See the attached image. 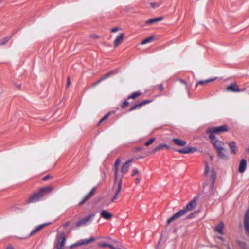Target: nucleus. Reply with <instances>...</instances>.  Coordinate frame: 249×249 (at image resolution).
<instances>
[{"instance_id":"4c0bfd02","label":"nucleus","mask_w":249,"mask_h":249,"mask_svg":"<svg viewBox=\"0 0 249 249\" xmlns=\"http://www.w3.org/2000/svg\"><path fill=\"white\" fill-rule=\"evenodd\" d=\"M139 171L137 169L135 168L133 170V173L132 174V176H134L136 174H138Z\"/></svg>"},{"instance_id":"f257e3e1","label":"nucleus","mask_w":249,"mask_h":249,"mask_svg":"<svg viewBox=\"0 0 249 249\" xmlns=\"http://www.w3.org/2000/svg\"><path fill=\"white\" fill-rule=\"evenodd\" d=\"M120 163V159H117L114 164L115 173H114V180L113 185V188L116 187V190L115 195L111 198L110 202H113L117 198V196L120 193L122 185V179L123 176L121 177L118 176L119 166Z\"/></svg>"},{"instance_id":"20e7f679","label":"nucleus","mask_w":249,"mask_h":249,"mask_svg":"<svg viewBox=\"0 0 249 249\" xmlns=\"http://www.w3.org/2000/svg\"><path fill=\"white\" fill-rule=\"evenodd\" d=\"M66 241V237L64 232L57 235L56 239L55 247L57 249H64Z\"/></svg>"},{"instance_id":"7c9ffc66","label":"nucleus","mask_w":249,"mask_h":249,"mask_svg":"<svg viewBox=\"0 0 249 249\" xmlns=\"http://www.w3.org/2000/svg\"><path fill=\"white\" fill-rule=\"evenodd\" d=\"M86 225H87V224H86V223L85 222V221L84 220V219L83 218L79 220V221H78L76 222V226L77 227L85 226Z\"/></svg>"},{"instance_id":"9b49d317","label":"nucleus","mask_w":249,"mask_h":249,"mask_svg":"<svg viewBox=\"0 0 249 249\" xmlns=\"http://www.w3.org/2000/svg\"><path fill=\"white\" fill-rule=\"evenodd\" d=\"M196 151V148L192 147H187L181 149L177 150V151L182 154H187L190 152H194Z\"/></svg>"},{"instance_id":"f03ea898","label":"nucleus","mask_w":249,"mask_h":249,"mask_svg":"<svg viewBox=\"0 0 249 249\" xmlns=\"http://www.w3.org/2000/svg\"><path fill=\"white\" fill-rule=\"evenodd\" d=\"M204 175L212 181L210 186V190L212 192L213 190L214 183L216 178V174L213 168H210L208 163L206 162L204 168Z\"/></svg>"},{"instance_id":"cd10ccee","label":"nucleus","mask_w":249,"mask_h":249,"mask_svg":"<svg viewBox=\"0 0 249 249\" xmlns=\"http://www.w3.org/2000/svg\"><path fill=\"white\" fill-rule=\"evenodd\" d=\"M216 79V78L215 77V78L208 79H207V80H205L199 81L196 84V86H197L199 84H204V83H208V82H210L213 81L214 80H215Z\"/></svg>"},{"instance_id":"a878e982","label":"nucleus","mask_w":249,"mask_h":249,"mask_svg":"<svg viewBox=\"0 0 249 249\" xmlns=\"http://www.w3.org/2000/svg\"><path fill=\"white\" fill-rule=\"evenodd\" d=\"M94 216V214H90V215H89L86 216L85 217L83 218V219H84L85 222L86 223V224H88L91 222V219L93 218Z\"/></svg>"},{"instance_id":"37998d69","label":"nucleus","mask_w":249,"mask_h":249,"mask_svg":"<svg viewBox=\"0 0 249 249\" xmlns=\"http://www.w3.org/2000/svg\"><path fill=\"white\" fill-rule=\"evenodd\" d=\"M135 182L136 184H138L140 182V178H136L135 179Z\"/></svg>"},{"instance_id":"1a4fd4ad","label":"nucleus","mask_w":249,"mask_h":249,"mask_svg":"<svg viewBox=\"0 0 249 249\" xmlns=\"http://www.w3.org/2000/svg\"><path fill=\"white\" fill-rule=\"evenodd\" d=\"M226 149L224 147L217 150L218 157L222 160H228L229 159L228 156L227 155Z\"/></svg>"},{"instance_id":"79ce46f5","label":"nucleus","mask_w":249,"mask_h":249,"mask_svg":"<svg viewBox=\"0 0 249 249\" xmlns=\"http://www.w3.org/2000/svg\"><path fill=\"white\" fill-rule=\"evenodd\" d=\"M194 217V213H191L188 216V218H191Z\"/></svg>"},{"instance_id":"9d476101","label":"nucleus","mask_w":249,"mask_h":249,"mask_svg":"<svg viewBox=\"0 0 249 249\" xmlns=\"http://www.w3.org/2000/svg\"><path fill=\"white\" fill-rule=\"evenodd\" d=\"M211 141L216 151L224 147V143L222 141L215 140V139Z\"/></svg>"},{"instance_id":"f3484780","label":"nucleus","mask_w":249,"mask_h":249,"mask_svg":"<svg viewBox=\"0 0 249 249\" xmlns=\"http://www.w3.org/2000/svg\"><path fill=\"white\" fill-rule=\"evenodd\" d=\"M101 216L102 217L107 220L110 219L112 217V214L106 210L102 211L101 213Z\"/></svg>"},{"instance_id":"2eb2a0df","label":"nucleus","mask_w":249,"mask_h":249,"mask_svg":"<svg viewBox=\"0 0 249 249\" xmlns=\"http://www.w3.org/2000/svg\"><path fill=\"white\" fill-rule=\"evenodd\" d=\"M42 197V195L41 193L35 194L29 198V202L31 203L36 202L39 201Z\"/></svg>"},{"instance_id":"473e14b6","label":"nucleus","mask_w":249,"mask_h":249,"mask_svg":"<svg viewBox=\"0 0 249 249\" xmlns=\"http://www.w3.org/2000/svg\"><path fill=\"white\" fill-rule=\"evenodd\" d=\"M155 141V139L154 138H151L148 141L145 142V145L146 146H149L151 144H152Z\"/></svg>"},{"instance_id":"de8ad7c7","label":"nucleus","mask_w":249,"mask_h":249,"mask_svg":"<svg viewBox=\"0 0 249 249\" xmlns=\"http://www.w3.org/2000/svg\"><path fill=\"white\" fill-rule=\"evenodd\" d=\"M6 249H14L12 246H9L7 247Z\"/></svg>"},{"instance_id":"f8f14e48","label":"nucleus","mask_w":249,"mask_h":249,"mask_svg":"<svg viewBox=\"0 0 249 249\" xmlns=\"http://www.w3.org/2000/svg\"><path fill=\"white\" fill-rule=\"evenodd\" d=\"M153 9L157 8L162 5V3L160 1H149L147 4Z\"/></svg>"},{"instance_id":"72a5a7b5","label":"nucleus","mask_w":249,"mask_h":249,"mask_svg":"<svg viewBox=\"0 0 249 249\" xmlns=\"http://www.w3.org/2000/svg\"><path fill=\"white\" fill-rule=\"evenodd\" d=\"M110 113H107L100 121L99 123H102L103 121L106 120L108 118V117L110 116Z\"/></svg>"},{"instance_id":"393cba45","label":"nucleus","mask_w":249,"mask_h":249,"mask_svg":"<svg viewBox=\"0 0 249 249\" xmlns=\"http://www.w3.org/2000/svg\"><path fill=\"white\" fill-rule=\"evenodd\" d=\"M163 147H166L167 148H169V146L166 144H160L156 146L152 151V153H155L157 151L160 150V149L163 148Z\"/></svg>"},{"instance_id":"58836bf2","label":"nucleus","mask_w":249,"mask_h":249,"mask_svg":"<svg viewBox=\"0 0 249 249\" xmlns=\"http://www.w3.org/2000/svg\"><path fill=\"white\" fill-rule=\"evenodd\" d=\"M129 104V102L127 101H124V103L122 105V107L124 108L126 106L128 105Z\"/></svg>"},{"instance_id":"f704fd0d","label":"nucleus","mask_w":249,"mask_h":249,"mask_svg":"<svg viewBox=\"0 0 249 249\" xmlns=\"http://www.w3.org/2000/svg\"><path fill=\"white\" fill-rule=\"evenodd\" d=\"M176 216H175V215L174 214L172 217H171L168 220H167V224H170L172 221H173V220L176 219Z\"/></svg>"},{"instance_id":"c03bdc74","label":"nucleus","mask_w":249,"mask_h":249,"mask_svg":"<svg viewBox=\"0 0 249 249\" xmlns=\"http://www.w3.org/2000/svg\"><path fill=\"white\" fill-rule=\"evenodd\" d=\"M71 81L70 79L68 78L67 80V86H69L70 85Z\"/></svg>"},{"instance_id":"dca6fc26","label":"nucleus","mask_w":249,"mask_h":249,"mask_svg":"<svg viewBox=\"0 0 249 249\" xmlns=\"http://www.w3.org/2000/svg\"><path fill=\"white\" fill-rule=\"evenodd\" d=\"M163 19V17H160L157 18L150 19L145 21V25L154 24L157 23L158 22L161 21Z\"/></svg>"},{"instance_id":"2f4dec72","label":"nucleus","mask_w":249,"mask_h":249,"mask_svg":"<svg viewBox=\"0 0 249 249\" xmlns=\"http://www.w3.org/2000/svg\"><path fill=\"white\" fill-rule=\"evenodd\" d=\"M98 246L100 247H108L110 248V247L112 246V245L108 244L106 242H101L99 244Z\"/></svg>"},{"instance_id":"0eeeda50","label":"nucleus","mask_w":249,"mask_h":249,"mask_svg":"<svg viewBox=\"0 0 249 249\" xmlns=\"http://www.w3.org/2000/svg\"><path fill=\"white\" fill-rule=\"evenodd\" d=\"M197 198H194L184 207L187 212L193 210L197 204Z\"/></svg>"},{"instance_id":"7ed1b4c3","label":"nucleus","mask_w":249,"mask_h":249,"mask_svg":"<svg viewBox=\"0 0 249 249\" xmlns=\"http://www.w3.org/2000/svg\"><path fill=\"white\" fill-rule=\"evenodd\" d=\"M228 130L227 125L224 124L218 127H210L207 130V132L209 134V139L211 140H213L215 139V134H218L227 132Z\"/></svg>"},{"instance_id":"c9c22d12","label":"nucleus","mask_w":249,"mask_h":249,"mask_svg":"<svg viewBox=\"0 0 249 249\" xmlns=\"http://www.w3.org/2000/svg\"><path fill=\"white\" fill-rule=\"evenodd\" d=\"M140 106H141L140 104H137L134 105V106L130 108V110L132 111V110L136 109L138 107H140Z\"/></svg>"},{"instance_id":"6ab92c4d","label":"nucleus","mask_w":249,"mask_h":249,"mask_svg":"<svg viewBox=\"0 0 249 249\" xmlns=\"http://www.w3.org/2000/svg\"><path fill=\"white\" fill-rule=\"evenodd\" d=\"M224 224L223 222L221 221L215 228V231L221 235L224 234Z\"/></svg>"},{"instance_id":"a19ab883","label":"nucleus","mask_w":249,"mask_h":249,"mask_svg":"<svg viewBox=\"0 0 249 249\" xmlns=\"http://www.w3.org/2000/svg\"><path fill=\"white\" fill-rule=\"evenodd\" d=\"M159 88L160 90L162 91L164 89V87L162 85H160L159 86Z\"/></svg>"},{"instance_id":"b1692460","label":"nucleus","mask_w":249,"mask_h":249,"mask_svg":"<svg viewBox=\"0 0 249 249\" xmlns=\"http://www.w3.org/2000/svg\"><path fill=\"white\" fill-rule=\"evenodd\" d=\"M186 213L187 211L184 208L183 209L175 213L174 215L176 216V218L178 219L182 216V215H184Z\"/></svg>"},{"instance_id":"49530a36","label":"nucleus","mask_w":249,"mask_h":249,"mask_svg":"<svg viewBox=\"0 0 249 249\" xmlns=\"http://www.w3.org/2000/svg\"><path fill=\"white\" fill-rule=\"evenodd\" d=\"M220 240H221L223 242H224L225 241V240L222 237H221V236H219L218 237Z\"/></svg>"},{"instance_id":"c756f323","label":"nucleus","mask_w":249,"mask_h":249,"mask_svg":"<svg viewBox=\"0 0 249 249\" xmlns=\"http://www.w3.org/2000/svg\"><path fill=\"white\" fill-rule=\"evenodd\" d=\"M112 74V72H109L106 74L103 77L100 78L96 83V84H99L103 80L106 79L107 77H109Z\"/></svg>"},{"instance_id":"3c124183","label":"nucleus","mask_w":249,"mask_h":249,"mask_svg":"<svg viewBox=\"0 0 249 249\" xmlns=\"http://www.w3.org/2000/svg\"><path fill=\"white\" fill-rule=\"evenodd\" d=\"M247 152H249V148H248L247 150H246Z\"/></svg>"},{"instance_id":"39448f33","label":"nucleus","mask_w":249,"mask_h":249,"mask_svg":"<svg viewBox=\"0 0 249 249\" xmlns=\"http://www.w3.org/2000/svg\"><path fill=\"white\" fill-rule=\"evenodd\" d=\"M95 241V238L93 237H90L88 239H81L78 241H77L76 243H75L72 245H71L70 246V248H73L74 247L81 246V245H85L88 244H89L90 243H91L92 242H94Z\"/></svg>"},{"instance_id":"4be33fe9","label":"nucleus","mask_w":249,"mask_h":249,"mask_svg":"<svg viewBox=\"0 0 249 249\" xmlns=\"http://www.w3.org/2000/svg\"><path fill=\"white\" fill-rule=\"evenodd\" d=\"M172 141L177 145L180 146H185L187 143V142L186 141H182L179 139H177V138L172 139Z\"/></svg>"},{"instance_id":"5701e85b","label":"nucleus","mask_w":249,"mask_h":249,"mask_svg":"<svg viewBox=\"0 0 249 249\" xmlns=\"http://www.w3.org/2000/svg\"><path fill=\"white\" fill-rule=\"evenodd\" d=\"M47 225V224H42L38 226H37L34 229L32 230V231L30 232L29 235L32 236L34 234H35L36 232L40 230H41L42 228H43L45 226Z\"/></svg>"},{"instance_id":"a211bd4d","label":"nucleus","mask_w":249,"mask_h":249,"mask_svg":"<svg viewBox=\"0 0 249 249\" xmlns=\"http://www.w3.org/2000/svg\"><path fill=\"white\" fill-rule=\"evenodd\" d=\"M124 36V33H120L119 35L115 39L113 45L115 47L118 46V45L122 42L123 38Z\"/></svg>"},{"instance_id":"a18cd8bd","label":"nucleus","mask_w":249,"mask_h":249,"mask_svg":"<svg viewBox=\"0 0 249 249\" xmlns=\"http://www.w3.org/2000/svg\"><path fill=\"white\" fill-rule=\"evenodd\" d=\"M49 178V176H46L44 177H43V180H46V179H47L48 178Z\"/></svg>"},{"instance_id":"aec40b11","label":"nucleus","mask_w":249,"mask_h":249,"mask_svg":"<svg viewBox=\"0 0 249 249\" xmlns=\"http://www.w3.org/2000/svg\"><path fill=\"white\" fill-rule=\"evenodd\" d=\"M95 188H93L92 190L86 195V196L83 198V199L79 202V205H82L85 203V202L88 200L90 197L92 196L94 194Z\"/></svg>"},{"instance_id":"ddd939ff","label":"nucleus","mask_w":249,"mask_h":249,"mask_svg":"<svg viewBox=\"0 0 249 249\" xmlns=\"http://www.w3.org/2000/svg\"><path fill=\"white\" fill-rule=\"evenodd\" d=\"M247 167V161L246 159H243L239 164L238 171L240 173H243Z\"/></svg>"},{"instance_id":"412c9836","label":"nucleus","mask_w":249,"mask_h":249,"mask_svg":"<svg viewBox=\"0 0 249 249\" xmlns=\"http://www.w3.org/2000/svg\"><path fill=\"white\" fill-rule=\"evenodd\" d=\"M229 147L231 151V152L233 154H235L236 152V142L235 141L231 142L229 144Z\"/></svg>"},{"instance_id":"bb28decb","label":"nucleus","mask_w":249,"mask_h":249,"mask_svg":"<svg viewBox=\"0 0 249 249\" xmlns=\"http://www.w3.org/2000/svg\"><path fill=\"white\" fill-rule=\"evenodd\" d=\"M154 39V37L150 36L148 38H146V39L142 40L141 43L140 44L142 45H145L148 43H149L152 41V40Z\"/></svg>"},{"instance_id":"ea45409f","label":"nucleus","mask_w":249,"mask_h":249,"mask_svg":"<svg viewBox=\"0 0 249 249\" xmlns=\"http://www.w3.org/2000/svg\"><path fill=\"white\" fill-rule=\"evenodd\" d=\"M151 102L150 100H149V101H143L141 103H140V105L142 106L143 104H146V103H150Z\"/></svg>"},{"instance_id":"603ef678","label":"nucleus","mask_w":249,"mask_h":249,"mask_svg":"<svg viewBox=\"0 0 249 249\" xmlns=\"http://www.w3.org/2000/svg\"><path fill=\"white\" fill-rule=\"evenodd\" d=\"M4 43H0V45H1V44H3Z\"/></svg>"},{"instance_id":"6e6552de","label":"nucleus","mask_w":249,"mask_h":249,"mask_svg":"<svg viewBox=\"0 0 249 249\" xmlns=\"http://www.w3.org/2000/svg\"><path fill=\"white\" fill-rule=\"evenodd\" d=\"M244 226L248 234L249 235V209L247 210L245 213Z\"/></svg>"},{"instance_id":"09e8293b","label":"nucleus","mask_w":249,"mask_h":249,"mask_svg":"<svg viewBox=\"0 0 249 249\" xmlns=\"http://www.w3.org/2000/svg\"><path fill=\"white\" fill-rule=\"evenodd\" d=\"M93 37H94V38H97L98 36H96V35H94V36H93Z\"/></svg>"},{"instance_id":"423d86ee","label":"nucleus","mask_w":249,"mask_h":249,"mask_svg":"<svg viewBox=\"0 0 249 249\" xmlns=\"http://www.w3.org/2000/svg\"><path fill=\"white\" fill-rule=\"evenodd\" d=\"M226 90L228 91H231V92H240L244 91L245 89H240L238 88V86L235 83H231L230 84L226 89Z\"/></svg>"},{"instance_id":"e433bc0d","label":"nucleus","mask_w":249,"mask_h":249,"mask_svg":"<svg viewBox=\"0 0 249 249\" xmlns=\"http://www.w3.org/2000/svg\"><path fill=\"white\" fill-rule=\"evenodd\" d=\"M119 30H120V28L119 27H116L111 29V31L113 33H115V32H117L118 31H119Z\"/></svg>"},{"instance_id":"c85d7f7f","label":"nucleus","mask_w":249,"mask_h":249,"mask_svg":"<svg viewBox=\"0 0 249 249\" xmlns=\"http://www.w3.org/2000/svg\"><path fill=\"white\" fill-rule=\"evenodd\" d=\"M141 94V93L139 91L135 92L133 93L132 94L130 95L128 97V99H130V98L135 99L136 97H137L138 96H140Z\"/></svg>"},{"instance_id":"4468645a","label":"nucleus","mask_w":249,"mask_h":249,"mask_svg":"<svg viewBox=\"0 0 249 249\" xmlns=\"http://www.w3.org/2000/svg\"><path fill=\"white\" fill-rule=\"evenodd\" d=\"M131 162V160H130L125 162L123 164V166L121 168V172L123 174H124L128 172L130 167V163Z\"/></svg>"},{"instance_id":"8fccbe9b","label":"nucleus","mask_w":249,"mask_h":249,"mask_svg":"<svg viewBox=\"0 0 249 249\" xmlns=\"http://www.w3.org/2000/svg\"><path fill=\"white\" fill-rule=\"evenodd\" d=\"M46 190H49L52 191V190H53V188H49V189H46Z\"/></svg>"}]
</instances>
